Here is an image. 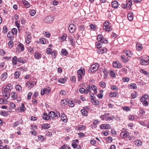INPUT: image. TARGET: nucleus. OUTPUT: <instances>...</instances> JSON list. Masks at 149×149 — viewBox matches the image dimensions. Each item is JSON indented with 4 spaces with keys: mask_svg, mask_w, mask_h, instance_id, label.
Returning a JSON list of instances; mask_svg holds the SVG:
<instances>
[{
    "mask_svg": "<svg viewBox=\"0 0 149 149\" xmlns=\"http://www.w3.org/2000/svg\"><path fill=\"white\" fill-rule=\"evenodd\" d=\"M34 55L36 59H39L42 57L41 54L37 52H35Z\"/></svg>",
    "mask_w": 149,
    "mask_h": 149,
    "instance_id": "nucleus-13",
    "label": "nucleus"
},
{
    "mask_svg": "<svg viewBox=\"0 0 149 149\" xmlns=\"http://www.w3.org/2000/svg\"><path fill=\"white\" fill-rule=\"evenodd\" d=\"M92 88V87H91V86H90V85H88V86L86 87V90L89 92H91V88Z\"/></svg>",
    "mask_w": 149,
    "mask_h": 149,
    "instance_id": "nucleus-55",
    "label": "nucleus"
},
{
    "mask_svg": "<svg viewBox=\"0 0 149 149\" xmlns=\"http://www.w3.org/2000/svg\"><path fill=\"white\" fill-rule=\"evenodd\" d=\"M111 89L112 90H114L116 91H118V89L117 86H115V85H112L111 86Z\"/></svg>",
    "mask_w": 149,
    "mask_h": 149,
    "instance_id": "nucleus-40",
    "label": "nucleus"
},
{
    "mask_svg": "<svg viewBox=\"0 0 149 149\" xmlns=\"http://www.w3.org/2000/svg\"><path fill=\"white\" fill-rule=\"evenodd\" d=\"M115 117L114 116L111 117L108 116L106 118V120L107 121H110V120H113L114 118Z\"/></svg>",
    "mask_w": 149,
    "mask_h": 149,
    "instance_id": "nucleus-42",
    "label": "nucleus"
},
{
    "mask_svg": "<svg viewBox=\"0 0 149 149\" xmlns=\"http://www.w3.org/2000/svg\"><path fill=\"white\" fill-rule=\"evenodd\" d=\"M130 4H129V6H128V2H127L126 4L123 3L122 5V8H130Z\"/></svg>",
    "mask_w": 149,
    "mask_h": 149,
    "instance_id": "nucleus-37",
    "label": "nucleus"
},
{
    "mask_svg": "<svg viewBox=\"0 0 149 149\" xmlns=\"http://www.w3.org/2000/svg\"><path fill=\"white\" fill-rule=\"evenodd\" d=\"M81 112L83 116H86L87 115V111L85 109H83L81 110Z\"/></svg>",
    "mask_w": 149,
    "mask_h": 149,
    "instance_id": "nucleus-28",
    "label": "nucleus"
},
{
    "mask_svg": "<svg viewBox=\"0 0 149 149\" xmlns=\"http://www.w3.org/2000/svg\"><path fill=\"white\" fill-rule=\"evenodd\" d=\"M91 102L94 104L98 105L99 104V102L98 101L95 100L94 98H91Z\"/></svg>",
    "mask_w": 149,
    "mask_h": 149,
    "instance_id": "nucleus-26",
    "label": "nucleus"
},
{
    "mask_svg": "<svg viewBox=\"0 0 149 149\" xmlns=\"http://www.w3.org/2000/svg\"><path fill=\"white\" fill-rule=\"evenodd\" d=\"M90 29L93 30L94 31L96 29L95 26L92 24H91L90 25Z\"/></svg>",
    "mask_w": 149,
    "mask_h": 149,
    "instance_id": "nucleus-63",
    "label": "nucleus"
},
{
    "mask_svg": "<svg viewBox=\"0 0 149 149\" xmlns=\"http://www.w3.org/2000/svg\"><path fill=\"white\" fill-rule=\"evenodd\" d=\"M109 23L108 22H106L104 24L103 29L105 31L108 32L111 31L112 29L111 27L109 26Z\"/></svg>",
    "mask_w": 149,
    "mask_h": 149,
    "instance_id": "nucleus-3",
    "label": "nucleus"
},
{
    "mask_svg": "<svg viewBox=\"0 0 149 149\" xmlns=\"http://www.w3.org/2000/svg\"><path fill=\"white\" fill-rule=\"evenodd\" d=\"M36 12L35 10H32L30 12V14L31 16H33L36 14Z\"/></svg>",
    "mask_w": 149,
    "mask_h": 149,
    "instance_id": "nucleus-64",
    "label": "nucleus"
},
{
    "mask_svg": "<svg viewBox=\"0 0 149 149\" xmlns=\"http://www.w3.org/2000/svg\"><path fill=\"white\" fill-rule=\"evenodd\" d=\"M6 88L3 87L2 89V94L4 96V98L7 100L8 99L10 96L9 91L7 90Z\"/></svg>",
    "mask_w": 149,
    "mask_h": 149,
    "instance_id": "nucleus-1",
    "label": "nucleus"
},
{
    "mask_svg": "<svg viewBox=\"0 0 149 149\" xmlns=\"http://www.w3.org/2000/svg\"><path fill=\"white\" fill-rule=\"evenodd\" d=\"M56 117V113L53 111H51L49 112L48 114V118L49 119L52 118L54 119Z\"/></svg>",
    "mask_w": 149,
    "mask_h": 149,
    "instance_id": "nucleus-9",
    "label": "nucleus"
},
{
    "mask_svg": "<svg viewBox=\"0 0 149 149\" xmlns=\"http://www.w3.org/2000/svg\"><path fill=\"white\" fill-rule=\"evenodd\" d=\"M43 34L47 37H49L50 36V33L46 31Z\"/></svg>",
    "mask_w": 149,
    "mask_h": 149,
    "instance_id": "nucleus-57",
    "label": "nucleus"
},
{
    "mask_svg": "<svg viewBox=\"0 0 149 149\" xmlns=\"http://www.w3.org/2000/svg\"><path fill=\"white\" fill-rule=\"evenodd\" d=\"M140 71L141 73H143L144 74L146 75L149 74V73L146 71H145V70L143 69H141V70H140Z\"/></svg>",
    "mask_w": 149,
    "mask_h": 149,
    "instance_id": "nucleus-49",
    "label": "nucleus"
},
{
    "mask_svg": "<svg viewBox=\"0 0 149 149\" xmlns=\"http://www.w3.org/2000/svg\"><path fill=\"white\" fill-rule=\"evenodd\" d=\"M68 29L69 32L71 33H72L75 31L76 27L74 24H71L70 25Z\"/></svg>",
    "mask_w": 149,
    "mask_h": 149,
    "instance_id": "nucleus-6",
    "label": "nucleus"
},
{
    "mask_svg": "<svg viewBox=\"0 0 149 149\" xmlns=\"http://www.w3.org/2000/svg\"><path fill=\"white\" fill-rule=\"evenodd\" d=\"M130 80V79L128 77H123V80L124 82H128Z\"/></svg>",
    "mask_w": 149,
    "mask_h": 149,
    "instance_id": "nucleus-52",
    "label": "nucleus"
},
{
    "mask_svg": "<svg viewBox=\"0 0 149 149\" xmlns=\"http://www.w3.org/2000/svg\"><path fill=\"white\" fill-rule=\"evenodd\" d=\"M121 72L124 74H126L127 72V70L126 68H123L121 70Z\"/></svg>",
    "mask_w": 149,
    "mask_h": 149,
    "instance_id": "nucleus-58",
    "label": "nucleus"
},
{
    "mask_svg": "<svg viewBox=\"0 0 149 149\" xmlns=\"http://www.w3.org/2000/svg\"><path fill=\"white\" fill-rule=\"evenodd\" d=\"M0 114L1 115L4 116H6L7 115V113L4 111H2L0 112Z\"/></svg>",
    "mask_w": 149,
    "mask_h": 149,
    "instance_id": "nucleus-48",
    "label": "nucleus"
},
{
    "mask_svg": "<svg viewBox=\"0 0 149 149\" xmlns=\"http://www.w3.org/2000/svg\"><path fill=\"white\" fill-rule=\"evenodd\" d=\"M74 39L72 37H71L70 38V44L72 45H73L74 44Z\"/></svg>",
    "mask_w": 149,
    "mask_h": 149,
    "instance_id": "nucleus-62",
    "label": "nucleus"
},
{
    "mask_svg": "<svg viewBox=\"0 0 149 149\" xmlns=\"http://www.w3.org/2000/svg\"><path fill=\"white\" fill-rule=\"evenodd\" d=\"M135 144L138 146H141L142 144V141L140 140H136L135 141Z\"/></svg>",
    "mask_w": 149,
    "mask_h": 149,
    "instance_id": "nucleus-30",
    "label": "nucleus"
},
{
    "mask_svg": "<svg viewBox=\"0 0 149 149\" xmlns=\"http://www.w3.org/2000/svg\"><path fill=\"white\" fill-rule=\"evenodd\" d=\"M12 32L13 34H16L17 33V30L16 28H13L12 30Z\"/></svg>",
    "mask_w": 149,
    "mask_h": 149,
    "instance_id": "nucleus-54",
    "label": "nucleus"
},
{
    "mask_svg": "<svg viewBox=\"0 0 149 149\" xmlns=\"http://www.w3.org/2000/svg\"><path fill=\"white\" fill-rule=\"evenodd\" d=\"M67 36V35L66 34H64L61 38L63 41H64L66 39Z\"/></svg>",
    "mask_w": 149,
    "mask_h": 149,
    "instance_id": "nucleus-50",
    "label": "nucleus"
},
{
    "mask_svg": "<svg viewBox=\"0 0 149 149\" xmlns=\"http://www.w3.org/2000/svg\"><path fill=\"white\" fill-rule=\"evenodd\" d=\"M11 98L13 100H15L17 98V94L15 92L13 91L11 94Z\"/></svg>",
    "mask_w": 149,
    "mask_h": 149,
    "instance_id": "nucleus-27",
    "label": "nucleus"
},
{
    "mask_svg": "<svg viewBox=\"0 0 149 149\" xmlns=\"http://www.w3.org/2000/svg\"><path fill=\"white\" fill-rule=\"evenodd\" d=\"M31 34L29 33H26V41L27 43H29L31 41Z\"/></svg>",
    "mask_w": 149,
    "mask_h": 149,
    "instance_id": "nucleus-8",
    "label": "nucleus"
},
{
    "mask_svg": "<svg viewBox=\"0 0 149 149\" xmlns=\"http://www.w3.org/2000/svg\"><path fill=\"white\" fill-rule=\"evenodd\" d=\"M97 40L98 41H101L102 43H108V40L104 38L102 35L101 34L97 36Z\"/></svg>",
    "mask_w": 149,
    "mask_h": 149,
    "instance_id": "nucleus-4",
    "label": "nucleus"
},
{
    "mask_svg": "<svg viewBox=\"0 0 149 149\" xmlns=\"http://www.w3.org/2000/svg\"><path fill=\"white\" fill-rule=\"evenodd\" d=\"M16 78H18L19 75V71H16L15 72L14 74Z\"/></svg>",
    "mask_w": 149,
    "mask_h": 149,
    "instance_id": "nucleus-60",
    "label": "nucleus"
},
{
    "mask_svg": "<svg viewBox=\"0 0 149 149\" xmlns=\"http://www.w3.org/2000/svg\"><path fill=\"white\" fill-rule=\"evenodd\" d=\"M52 52V49L50 48H47L46 49V53L48 54H50Z\"/></svg>",
    "mask_w": 149,
    "mask_h": 149,
    "instance_id": "nucleus-46",
    "label": "nucleus"
},
{
    "mask_svg": "<svg viewBox=\"0 0 149 149\" xmlns=\"http://www.w3.org/2000/svg\"><path fill=\"white\" fill-rule=\"evenodd\" d=\"M85 29L84 25H81L79 27V31H83Z\"/></svg>",
    "mask_w": 149,
    "mask_h": 149,
    "instance_id": "nucleus-59",
    "label": "nucleus"
},
{
    "mask_svg": "<svg viewBox=\"0 0 149 149\" xmlns=\"http://www.w3.org/2000/svg\"><path fill=\"white\" fill-rule=\"evenodd\" d=\"M129 87L132 89H136L137 88V86L136 84L134 83H131L128 86Z\"/></svg>",
    "mask_w": 149,
    "mask_h": 149,
    "instance_id": "nucleus-20",
    "label": "nucleus"
},
{
    "mask_svg": "<svg viewBox=\"0 0 149 149\" xmlns=\"http://www.w3.org/2000/svg\"><path fill=\"white\" fill-rule=\"evenodd\" d=\"M142 57L140 58V63L141 65H146L148 64V61H146L141 58Z\"/></svg>",
    "mask_w": 149,
    "mask_h": 149,
    "instance_id": "nucleus-15",
    "label": "nucleus"
},
{
    "mask_svg": "<svg viewBox=\"0 0 149 149\" xmlns=\"http://www.w3.org/2000/svg\"><path fill=\"white\" fill-rule=\"evenodd\" d=\"M61 53L62 55L66 56L68 53V52L65 49H62L61 51Z\"/></svg>",
    "mask_w": 149,
    "mask_h": 149,
    "instance_id": "nucleus-32",
    "label": "nucleus"
},
{
    "mask_svg": "<svg viewBox=\"0 0 149 149\" xmlns=\"http://www.w3.org/2000/svg\"><path fill=\"white\" fill-rule=\"evenodd\" d=\"M36 82H35L34 81H30L29 82H28L26 83V86H27V87L28 86H29L28 84H29L30 86H31V87H33L34 86V85L36 84Z\"/></svg>",
    "mask_w": 149,
    "mask_h": 149,
    "instance_id": "nucleus-16",
    "label": "nucleus"
},
{
    "mask_svg": "<svg viewBox=\"0 0 149 149\" xmlns=\"http://www.w3.org/2000/svg\"><path fill=\"white\" fill-rule=\"evenodd\" d=\"M77 73L78 75L82 74L84 75L85 74V70H81L80 69L78 71Z\"/></svg>",
    "mask_w": 149,
    "mask_h": 149,
    "instance_id": "nucleus-34",
    "label": "nucleus"
},
{
    "mask_svg": "<svg viewBox=\"0 0 149 149\" xmlns=\"http://www.w3.org/2000/svg\"><path fill=\"white\" fill-rule=\"evenodd\" d=\"M7 77V73L6 72H4L1 75L2 79L4 81Z\"/></svg>",
    "mask_w": 149,
    "mask_h": 149,
    "instance_id": "nucleus-35",
    "label": "nucleus"
},
{
    "mask_svg": "<svg viewBox=\"0 0 149 149\" xmlns=\"http://www.w3.org/2000/svg\"><path fill=\"white\" fill-rule=\"evenodd\" d=\"M23 3L25 6L26 8H29L30 7V4L27 1H24Z\"/></svg>",
    "mask_w": 149,
    "mask_h": 149,
    "instance_id": "nucleus-31",
    "label": "nucleus"
},
{
    "mask_svg": "<svg viewBox=\"0 0 149 149\" xmlns=\"http://www.w3.org/2000/svg\"><path fill=\"white\" fill-rule=\"evenodd\" d=\"M111 5L113 8H116L118 6V3L117 1H113L111 3Z\"/></svg>",
    "mask_w": 149,
    "mask_h": 149,
    "instance_id": "nucleus-12",
    "label": "nucleus"
},
{
    "mask_svg": "<svg viewBox=\"0 0 149 149\" xmlns=\"http://www.w3.org/2000/svg\"><path fill=\"white\" fill-rule=\"evenodd\" d=\"M121 59L124 62H127L129 60L126 57L125 55H122L121 56Z\"/></svg>",
    "mask_w": 149,
    "mask_h": 149,
    "instance_id": "nucleus-29",
    "label": "nucleus"
},
{
    "mask_svg": "<svg viewBox=\"0 0 149 149\" xmlns=\"http://www.w3.org/2000/svg\"><path fill=\"white\" fill-rule=\"evenodd\" d=\"M15 88L16 90L19 91H22V88L21 86L19 85H17L15 86Z\"/></svg>",
    "mask_w": 149,
    "mask_h": 149,
    "instance_id": "nucleus-43",
    "label": "nucleus"
},
{
    "mask_svg": "<svg viewBox=\"0 0 149 149\" xmlns=\"http://www.w3.org/2000/svg\"><path fill=\"white\" fill-rule=\"evenodd\" d=\"M67 79V78L65 77L64 78H61L58 80V81L60 83L64 84L66 81Z\"/></svg>",
    "mask_w": 149,
    "mask_h": 149,
    "instance_id": "nucleus-33",
    "label": "nucleus"
},
{
    "mask_svg": "<svg viewBox=\"0 0 149 149\" xmlns=\"http://www.w3.org/2000/svg\"><path fill=\"white\" fill-rule=\"evenodd\" d=\"M54 18L52 15L47 16L44 19V21L45 23H50L52 22L54 20Z\"/></svg>",
    "mask_w": 149,
    "mask_h": 149,
    "instance_id": "nucleus-5",
    "label": "nucleus"
},
{
    "mask_svg": "<svg viewBox=\"0 0 149 149\" xmlns=\"http://www.w3.org/2000/svg\"><path fill=\"white\" fill-rule=\"evenodd\" d=\"M43 119L45 120H48L49 119L48 116L47 114L45 113H44L43 116H42Z\"/></svg>",
    "mask_w": 149,
    "mask_h": 149,
    "instance_id": "nucleus-39",
    "label": "nucleus"
},
{
    "mask_svg": "<svg viewBox=\"0 0 149 149\" xmlns=\"http://www.w3.org/2000/svg\"><path fill=\"white\" fill-rule=\"evenodd\" d=\"M124 52L126 55L129 57H131L133 55L132 53L129 50L124 51Z\"/></svg>",
    "mask_w": 149,
    "mask_h": 149,
    "instance_id": "nucleus-14",
    "label": "nucleus"
},
{
    "mask_svg": "<svg viewBox=\"0 0 149 149\" xmlns=\"http://www.w3.org/2000/svg\"><path fill=\"white\" fill-rule=\"evenodd\" d=\"M111 127L110 125L109 124H102L100 126V128L101 130L103 129H110Z\"/></svg>",
    "mask_w": 149,
    "mask_h": 149,
    "instance_id": "nucleus-7",
    "label": "nucleus"
},
{
    "mask_svg": "<svg viewBox=\"0 0 149 149\" xmlns=\"http://www.w3.org/2000/svg\"><path fill=\"white\" fill-rule=\"evenodd\" d=\"M3 87H6L7 90L8 91H11L13 88V85L10 84H8L6 86H4Z\"/></svg>",
    "mask_w": 149,
    "mask_h": 149,
    "instance_id": "nucleus-19",
    "label": "nucleus"
},
{
    "mask_svg": "<svg viewBox=\"0 0 149 149\" xmlns=\"http://www.w3.org/2000/svg\"><path fill=\"white\" fill-rule=\"evenodd\" d=\"M117 92H110V96L111 97H115L116 96Z\"/></svg>",
    "mask_w": 149,
    "mask_h": 149,
    "instance_id": "nucleus-56",
    "label": "nucleus"
},
{
    "mask_svg": "<svg viewBox=\"0 0 149 149\" xmlns=\"http://www.w3.org/2000/svg\"><path fill=\"white\" fill-rule=\"evenodd\" d=\"M45 139L44 136L42 135H39L38 136V140L40 141H43Z\"/></svg>",
    "mask_w": 149,
    "mask_h": 149,
    "instance_id": "nucleus-41",
    "label": "nucleus"
},
{
    "mask_svg": "<svg viewBox=\"0 0 149 149\" xmlns=\"http://www.w3.org/2000/svg\"><path fill=\"white\" fill-rule=\"evenodd\" d=\"M99 68V65L97 63H95L91 65L88 71L90 72H93L94 71L97 70Z\"/></svg>",
    "mask_w": 149,
    "mask_h": 149,
    "instance_id": "nucleus-2",
    "label": "nucleus"
},
{
    "mask_svg": "<svg viewBox=\"0 0 149 149\" xmlns=\"http://www.w3.org/2000/svg\"><path fill=\"white\" fill-rule=\"evenodd\" d=\"M19 48L21 49L22 51H23L24 50V45L23 44L20 43L19 45Z\"/></svg>",
    "mask_w": 149,
    "mask_h": 149,
    "instance_id": "nucleus-44",
    "label": "nucleus"
},
{
    "mask_svg": "<svg viewBox=\"0 0 149 149\" xmlns=\"http://www.w3.org/2000/svg\"><path fill=\"white\" fill-rule=\"evenodd\" d=\"M50 127V125L49 124H45L42 125V127L44 129H47Z\"/></svg>",
    "mask_w": 149,
    "mask_h": 149,
    "instance_id": "nucleus-36",
    "label": "nucleus"
},
{
    "mask_svg": "<svg viewBox=\"0 0 149 149\" xmlns=\"http://www.w3.org/2000/svg\"><path fill=\"white\" fill-rule=\"evenodd\" d=\"M99 84L100 86L102 87L105 88L106 87V84L103 82H100Z\"/></svg>",
    "mask_w": 149,
    "mask_h": 149,
    "instance_id": "nucleus-47",
    "label": "nucleus"
},
{
    "mask_svg": "<svg viewBox=\"0 0 149 149\" xmlns=\"http://www.w3.org/2000/svg\"><path fill=\"white\" fill-rule=\"evenodd\" d=\"M107 141L109 143H111L112 141V138L110 136H109L107 138Z\"/></svg>",
    "mask_w": 149,
    "mask_h": 149,
    "instance_id": "nucleus-61",
    "label": "nucleus"
},
{
    "mask_svg": "<svg viewBox=\"0 0 149 149\" xmlns=\"http://www.w3.org/2000/svg\"><path fill=\"white\" fill-rule=\"evenodd\" d=\"M127 17L130 21H132L133 19V13H129L127 15Z\"/></svg>",
    "mask_w": 149,
    "mask_h": 149,
    "instance_id": "nucleus-23",
    "label": "nucleus"
},
{
    "mask_svg": "<svg viewBox=\"0 0 149 149\" xmlns=\"http://www.w3.org/2000/svg\"><path fill=\"white\" fill-rule=\"evenodd\" d=\"M131 95L132 98L134 99L137 96L136 93V92H135L134 93H132L131 94Z\"/></svg>",
    "mask_w": 149,
    "mask_h": 149,
    "instance_id": "nucleus-53",
    "label": "nucleus"
},
{
    "mask_svg": "<svg viewBox=\"0 0 149 149\" xmlns=\"http://www.w3.org/2000/svg\"><path fill=\"white\" fill-rule=\"evenodd\" d=\"M113 65L115 68H120L122 67L121 63L116 61L114 62L113 63Z\"/></svg>",
    "mask_w": 149,
    "mask_h": 149,
    "instance_id": "nucleus-10",
    "label": "nucleus"
},
{
    "mask_svg": "<svg viewBox=\"0 0 149 149\" xmlns=\"http://www.w3.org/2000/svg\"><path fill=\"white\" fill-rule=\"evenodd\" d=\"M18 110H20L21 112H24L25 110V108L24 104L22 103L21 107H19L18 108Z\"/></svg>",
    "mask_w": 149,
    "mask_h": 149,
    "instance_id": "nucleus-18",
    "label": "nucleus"
},
{
    "mask_svg": "<svg viewBox=\"0 0 149 149\" xmlns=\"http://www.w3.org/2000/svg\"><path fill=\"white\" fill-rule=\"evenodd\" d=\"M107 51V49L105 48H103L102 49H99L98 52L100 54H102Z\"/></svg>",
    "mask_w": 149,
    "mask_h": 149,
    "instance_id": "nucleus-24",
    "label": "nucleus"
},
{
    "mask_svg": "<svg viewBox=\"0 0 149 149\" xmlns=\"http://www.w3.org/2000/svg\"><path fill=\"white\" fill-rule=\"evenodd\" d=\"M130 135L129 133L127 132H122L120 133V136L123 138H125L128 136Z\"/></svg>",
    "mask_w": 149,
    "mask_h": 149,
    "instance_id": "nucleus-11",
    "label": "nucleus"
},
{
    "mask_svg": "<svg viewBox=\"0 0 149 149\" xmlns=\"http://www.w3.org/2000/svg\"><path fill=\"white\" fill-rule=\"evenodd\" d=\"M43 91L45 92V94H48L50 93L51 91V88L49 87L46 88H44L43 89Z\"/></svg>",
    "mask_w": 149,
    "mask_h": 149,
    "instance_id": "nucleus-22",
    "label": "nucleus"
},
{
    "mask_svg": "<svg viewBox=\"0 0 149 149\" xmlns=\"http://www.w3.org/2000/svg\"><path fill=\"white\" fill-rule=\"evenodd\" d=\"M91 87H92L91 90H93L94 91L95 93H96L97 92V87L94 85L91 86Z\"/></svg>",
    "mask_w": 149,
    "mask_h": 149,
    "instance_id": "nucleus-38",
    "label": "nucleus"
},
{
    "mask_svg": "<svg viewBox=\"0 0 149 149\" xmlns=\"http://www.w3.org/2000/svg\"><path fill=\"white\" fill-rule=\"evenodd\" d=\"M136 48L137 51H140L142 49V45L141 44L138 43L136 45Z\"/></svg>",
    "mask_w": 149,
    "mask_h": 149,
    "instance_id": "nucleus-21",
    "label": "nucleus"
},
{
    "mask_svg": "<svg viewBox=\"0 0 149 149\" xmlns=\"http://www.w3.org/2000/svg\"><path fill=\"white\" fill-rule=\"evenodd\" d=\"M102 43H101V41H98V42H96V45L98 47L100 48L101 47V45Z\"/></svg>",
    "mask_w": 149,
    "mask_h": 149,
    "instance_id": "nucleus-51",
    "label": "nucleus"
},
{
    "mask_svg": "<svg viewBox=\"0 0 149 149\" xmlns=\"http://www.w3.org/2000/svg\"><path fill=\"white\" fill-rule=\"evenodd\" d=\"M86 128V127L84 125H81L80 127H79L77 128V130H84Z\"/></svg>",
    "mask_w": 149,
    "mask_h": 149,
    "instance_id": "nucleus-45",
    "label": "nucleus"
},
{
    "mask_svg": "<svg viewBox=\"0 0 149 149\" xmlns=\"http://www.w3.org/2000/svg\"><path fill=\"white\" fill-rule=\"evenodd\" d=\"M61 119L64 122H66L67 121V117L64 114H62L61 116Z\"/></svg>",
    "mask_w": 149,
    "mask_h": 149,
    "instance_id": "nucleus-25",
    "label": "nucleus"
},
{
    "mask_svg": "<svg viewBox=\"0 0 149 149\" xmlns=\"http://www.w3.org/2000/svg\"><path fill=\"white\" fill-rule=\"evenodd\" d=\"M17 58L16 56H14L12 59V61L13 63V64L14 65H16L17 64Z\"/></svg>",
    "mask_w": 149,
    "mask_h": 149,
    "instance_id": "nucleus-17",
    "label": "nucleus"
}]
</instances>
